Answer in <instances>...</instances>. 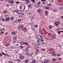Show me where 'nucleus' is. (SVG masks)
Listing matches in <instances>:
<instances>
[{"label":"nucleus","instance_id":"nucleus-7","mask_svg":"<svg viewBox=\"0 0 63 63\" xmlns=\"http://www.w3.org/2000/svg\"><path fill=\"white\" fill-rule=\"evenodd\" d=\"M59 10H63V6H61L60 7H59Z\"/></svg>","mask_w":63,"mask_h":63},{"label":"nucleus","instance_id":"nucleus-49","mask_svg":"<svg viewBox=\"0 0 63 63\" xmlns=\"http://www.w3.org/2000/svg\"><path fill=\"white\" fill-rule=\"evenodd\" d=\"M41 1H42L43 2H46V1L45 0H41Z\"/></svg>","mask_w":63,"mask_h":63},{"label":"nucleus","instance_id":"nucleus-11","mask_svg":"<svg viewBox=\"0 0 63 63\" xmlns=\"http://www.w3.org/2000/svg\"><path fill=\"white\" fill-rule=\"evenodd\" d=\"M32 63H35L36 61V60H35L34 59H32Z\"/></svg>","mask_w":63,"mask_h":63},{"label":"nucleus","instance_id":"nucleus-44","mask_svg":"<svg viewBox=\"0 0 63 63\" xmlns=\"http://www.w3.org/2000/svg\"><path fill=\"white\" fill-rule=\"evenodd\" d=\"M55 25L56 26H58V25L56 23V22L55 23Z\"/></svg>","mask_w":63,"mask_h":63},{"label":"nucleus","instance_id":"nucleus-2","mask_svg":"<svg viewBox=\"0 0 63 63\" xmlns=\"http://www.w3.org/2000/svg\"><path fill=\"white\" fill-rule=\"evenodd\" d=\"M23 26L22 25H20V26H19L18 28L20 30H21L23 29Z\"/></svg>","mask_w":63,"mask_h":63},{"label":"nucleus","instance_id":"nucleus-54","mask_svg":"<svg viewBox=\"0 0 63 63\" xmlns=\"http://www.w3.org/2000/svg\"><path fill=\"white\" fill-rule=\"evenodd\" d=\"M43 44H45V42H42V44H41V45H43Z\"/></svg>","mask_w":63,"mask_h":63},{"label":"nucleus","instance_id":"nucleus-12","mask_svg":"<svg viewBox=\"0 0 63 63\" xmlns=\"http://www.w3.org/2000/svg\"><path fill=\"white\" fill-rule=\"evenodd\" d=\"M41 4V2L40 1H39L37 2V4H36L37 5H38V6H40Z\"/></svg>","mask_w":63,"mask_h":63},{"label":"nucleus","instance_id":"nucleus-37","mask_svg":"<svg viewBox=\"0 0 63 63\" xmlns=\"http://www.w3.org/2000/svg\"><path fill=\"white\" fill-rule=\"evenodd\" d=\"M2 56H3V54L1 53H0V56L2 57Z\"/></svg>","mask_w":63,"mask_h":63},{"label":"nucleus","instance_id":"nucleus-23","mask_svg":"<svg viewBox=\"0 0 63 63\" xmlns=\"http://www.w3.org/2000/svg\"><path fill=\"white\" fill-rule=\"evenodd\" d=\"M17 37H15L14 38L13 40H17Z\"/></svg>","mask_w":63,"mask_h":63},{"label":"nucleus","instance_id":"nucleus-21","mask_svg":"<svg viewBox=\"0 0 63 63\" xmlns=\"http://www.w3.org/2000/svg\"><path fill=\"white\" fill-rule=\"evenodd\" d=\"M56 60V59L54 58L52 59V61H55Z\"/></svg>","mask_w":63,"mask_h":63},{"label":"nucleus","instance_id":"nucleus-59","mask_svg":"<svg viewBox=\"0 0 63 63\" xmlns=\"http://www.w3.org/2000/svg\"><path fill=\"white\" fill-rule=\"evenodd\" d=\"M17 21H19L20 20H18V21L16 20L15 21V22H17Z\"/></svg>","mask_w":63,"mask_h":63},{"label":"nucleus","instance_id":"nucleus-51","mask_svg":"<svg viewBox=\"0 0 63 63\" xmlns=\"http://www.w3.org/2000/svg\"><path fill=\"white\" fill-rule=\"evenodd\" d=\"M41 42H44V39H42L41 40Z\"/></svg>","mask_w":63,"mask_h":63},{"label":"nucleus","instance_id":"nucleus-50","mask_svg":"<svg viewBox=\"0 0 63 63\" xmlns=\"http://www.w3.org/2000/svg\"><path fill=\"white\" fill-rule=\"evenodd\" d=\"M16 4H18V3H19V2H18V1H17V2H16Z\"/></svg>","mask_w":63,"mask_h":63},{"label":"nucleus","instance_id":"nucleus-17","mask_svg":"<svg viewBox=\"0 0 63 63\" xmlns=\"http://www.w3.org/2000/svg\"><path fill=\"white\" fill-rule=\"evenodd\" d=\"M25 50L26 52H27V51H28V50H29V49H28V48H27L25 49Z\"/></svg>","mask_w":63,"mask_h":63},{"label":"nucleus","instance_id":"nucleus-36","mask_svg":"<svg viewBox=\"0 0 63 63\" xmlns=\"http://www.w3.org/2000/svg\"><path fill=\"white\" fill-rule=\"evenodd\" d=\"M37 43H39V42H40V40H37Z\"/></svg>","mask_w":63,"mask_h":63},{"label":"nucleus","instance_id":"nucleus-5","mask_svg":"<svg viewBox=\"0 0 63 63\" xmlns=\"http://www.w3.org/2000/svg\"><path fill=\"white\" fill-rule=\"evenodd\" d=\"M44 62L45 63H48L50 62V61L48 60H46L44 61Z\"/></svg>","mask_w":63,"mask_h":63},{"label":"nucleus","instance_id":"nucleus-18","mask_svg":"<svg viewBox=\"0 0 63 63\" xmlns=\"http://www.w3.org/2000/svg\"><path fill=\"white\" fill-rule=\"evenodd\" d=\"M16 13H17V14H19V13H20V12L18 10H17L16 11Z\"/></svg>","mask_w":63,"mask_h":63},{"label":"nucleus","instance_id":"nucleus-60","mask_svg":"<svg viewBox=\"0 0 63 63\" xmlns=\"http://www.w3.org/2000/svg\"><path fill=\"white\" fill-rule=\"evenodd\" d=\"M34 26L35 27H37V26L36 25H35Z\"/></svg>","mask_w":63,"mask_h":63},{"label":"nucleus","instance_id":"nucleus-58","mask_svg":"<svg viewBox=\"0 0 63 63\" xmlns=\"http://www.w3.org/2000/svg\"><path fill=\"white\" fill-rule=\"evenodd\" d=\"M4 33V32H1L0 33V34H2V33Z\"/></svg>","mask_w":63,"mask_h":63},{"label":"nucleus","instance_id":"nucleus-43","mask_svg":"<svg viewBox=\"0 0 63 63\" xmlns=\"http://www.w3.org/2000/svg\"><path fill=\"white\" fill-rule=\"evenodd\" d=\"M17 61H18V62H20V60H19V59H17Z\"/></svg>","mask_w":63,"mask_h":63},{"label":"nucleus","instance_id":"nucleus-34","mask_svg":"<svg viewBox=\"0 0 63 63\" xmlns=\"http://www.w3.org/2000/svg\"><path fill=\"white\" fill-rule=\"evenodd\" d=\"M13 43H16V41H14L12 42Z\"/></svg>","mask_w":63,"mask_h":63},{"label":"nucleus","instance_id":"nucleus-19","mask_svg":"<svg viewBox=\"0 0 63 63\" xmlns=\"http://www.w3.org/2000/svg\"><path fill=\"white\" fill-rule=\"evenodd\" d=\"M51 37L53 39H55V36L53 35H52L51 36Z\"/></svg>","mask_w":63,"mask_h":63},{"label":"nucleus","instance_id":"nucleus-52","mask_svg":"<svg viewBox=\"0 0 63 63\" xmlns=\"http://www.w3.org/2000/svg\"><path fill=\"white\" fill-rule=\"evenodd\" d=\"M5 35H7V34H8V32H6L5 33Z\"/></svg>","mask_w":63,"mask_h":63},{"label":"nucleus","instance_id":"nucleus-13","mask_svg":"<svg viewBox=\"0 0 63 63\" xmlns=\"http://www.w3.org/2000/svg\"><path fill=\"white\" fill-rule=\"evenodd\" d=\"M5 45L6 47H8V46H10V44L9 43H6Z\"/></svg>","mask_w":63,"mask_h":63},{"label":"nucleus","instance_id":"nucleus-10","mask_svg":"<svg viewBox=\"0 0 63 63\" xmlns=\"http://www.w3.org/2000/svg\"><path fill=\"white\" fill-rule=\"evenodd\" d=\"M23 1H25L27 3H29V0H22Z\"/></svg>","mask_w":63,"mask_h":63},{"label":"nucleus","instance_id":"nucleus-53","mask_svg":"<svg viewBox=\"0 0 63 63\" xmlns=\"http://www.w3.org/2000/svg\"><path fill=\"white\" fill-rule=\"evenodd\" d=\"M31 5H28V6L29 7H30L31 6Z\"/></svg>","mask_w":63,"mask_h":63},{"label":"nucleus","instance_id":"nucleus-39","mask_svg":"<svg viewBox=\"0 0 63 63\" xmlns=\"http://www.w3.org/2000/svg\"><path fill=\"white\" fill-rule=\"evenodd\" d=\"M31 1H32L33 3H35V1L34 0H31Z\"/></svg>","mask_w":63,"mask_h":63},{"label":"nucleus","instance_id":"nucleus-47","mask_svg":"<svg viewBox=\"0 0 63 63\" xmlns=\"http://www.w3.org/2000/svg\"><path fill=\"white\" fill-rule=\"evenodd\" d=\"M33 18H34V17H31V19H33Z\"/></svg>","mask_w":63,"mask_h":63},{"label":"nucleus","instance_id":"nucleus-16","mask_svg":"<svg viewBox=\"0 0 63 63\" xmlns=\"http://www.w3.org/2000/svg\"><path fill=\"white\" fill-rule=\"evenodd\" d=\"M34 56H35V55H34V54H32L31 55V56L32 57V58L34 57Z\"/></svg>","mask_w":63,"mask_h":63},{"label":"nucleus","instance_id":"nucleus-9","mask_svg":"<svg viewBox=\"0 0 63 63\" xmlns=\"http://www.w3.org/2000/svg\"><path fill=\"white\" fill-rule=\"evenodd\" d=\"M24 45H26V46H28L29 45H28V44L27 42H24L23 43Z\"/></svg>","mask_w":63,"mask_h":63},{"label":"nucleus","instance_id":"nucleus-56","mask_svg":"<svg viewBox=\"0 0 63 63\" xmlns=\"http://www.w3.org/2000/svg\"><path fill=\"white\" fill-rule=\"evenodd\" d=\"M38 52H35V53L36 54H37L38 53Z\"/></svg>","mask_w":63,"mask_h":63},{"label":"nucleus","instance_id":"nucleus-15","mask_svg":"<svg viewBox=\"0 0 63 63\" xmlns=\"http://www.w3.org/2000/svg\"><path fill=\"white\" fill-rule=\"evenodd\" d=\"M14 2H15V1H11V3L10 4H11V5H13V4H14Z\"/></svg>","mask_w":63,"mask_h":63},{"label":"nucleus","instance_id":"nucleus-45","mask_svg":"<svg viewBox=\"0 0 63 63\" xmlns=\"http://www.w3.org/2000/svg\"><path fill=\"white\" fill-rule=\"evenodd\" d=\"M50 49L51 51H52V50H53V49L52 48H51Z\"/></svg>","mask_w":63,"mask_h":63},{"label":"nucleus","instance_id":"nucleus-1","mask_svg":"<svg viewBox=\"0 0 63 63\" xmlns=\"http://www.w3.org/2000/svg\"><path fill=\"white\" fill-rule=\"evenodd\" d=\"M19 8L20 10L21 11H24L25 10L24 5L23 4H21Z\"/></svg>","mask_w":63,"mask_h":63},{"label":"nucleus","instance_id":"nucleus-42","mask_svg":"<svg viewBox=\"0 0 63 63\" xmlns=\"http://www.w3.org/2000/svg\"><path fill=\"white\" fill-rule=\"evenodd\" d=\"M1 20L3 21H5V19H4V18L1 19Z\"/></svg>","mask_w":63,"mask_h":63},{"label":"nucleus","instance_id":"nucleus-8","mask_svg":"<svg viewBox=\"0 0 63 63\" xmlns=\"http://www.w3.org/2000/svg\"><path fill=\"white\" fill-rule=\"evenodd\" d=\"M38 12L39 13L41 14L42 13V10L41 9H39L38 10Z\"/></svg>","mask_w":63,"mask_h":63},{"label":"nucleus","instance_id":"nucleus-24","mask_svg":"<svg viewBox=\"0 0 63 63\" xmlns=\"http://www.w3.org/2000/svg\"><path fill=\"white\" fill-rule=\"evenodd\" d=\"M19 46V45L18 44H16V47H18Z\"/></svg>","mask_w":63,"mask_h":63},{"label":"nucleus","instance_id":"nucleus-33","mask_svg":"<svg viewBox=\"0 0 63 63\" xmlns=\"http://www.w3.org/2000/svg\"><path fill=\"white\" fill-rule=\"evenodd\" d=\"M28 60H26L25 61V62L26 63H27L28 62Z\"/></svg>","mask_w":63,"mask_h":63},{"label":"nucleus","instance_id":"nucleus-61","mask_svg":"<svg viewBox=\"0 0 63 63\" xmlns=\"http://www.w3.org/2000/svg\"><path fill=\"white\" fill-rule=\"evenodd\" d=\"M36 51L37 52H39V51L37 50H36Z\"/></svg>","mask_w":63,"mask_h":63},{"label":"nucleus","instance_id":"nucleus-38","mask_svg":"<svg viewBox=\"0 0 63 63\" xmlns=\"http://www.w3.org/2000/svg\"><path fill=\"white\" fill-rule=\"evenodd\" d=\"M23 29L25 30H27V28H26L25 27H24Z\"/></svg>","mask_w":63,"mask_h":63},{"label":"nucleus","instance_id":"nucleus-30","mask_svg":"<svg viewBox=\"0 0 63 63\" xmlns=\"http://www.w3.org/2000/svg\"><path fill=\"white\" fill-rule=\"evenodd\" d=\"M35 47L36 48H38L39 47L37 46V45H36L35 46Z\"/></svg>","mask_w":63,"mask_h":63},{"label":"nucleus","instance_id":"nucleus-28","mask_svg":"<svg viewBox=\"0 0 63 63\" xmlns=\"http://www.w3.org/2000/svg\"><path fill=\"white\" fill-rule=\"evenodd\" d=\"M45 12V14L46 15H47V11H46Z\"/></svg>","mask_w":63,"mask_h":63},{"label":"nucleus","instance_id":"nucleus-48","mask_svg":"<svg viewBox=\"0 0 63 63\" xmlns=\"http://www.w3.org/2000/svg\"><path fill=\"white\" fill-rule=\"evenodd\" d=\"M39 6L38 5H37V4H36V8H38Z\"/></svg>","mask_w":63,"mask_h":63},{"label":"nucleus","instance_id":"nucleus-26","mask_svg":"<svg viewBox=\"0 0 63 63\" xmlns=\"http://www.w3.org/2000/svg\"><path fill=\"white\" fill-rule=\"evenodd\" d=\"M19 14L21 16H22L24 15V14L23 13H20Z\"/></svg>","mask_w":63,"mask_h":63},{"label":"nucleus","instance_id":"nucleus-35","mask_svg":"<svg viewBox=\"0 0 63 63\" xmlns=\"http://www.w3.org/2000/svg\"><path fill=\"white\" fill-rule=\"evenodd\" d=\"M58 25V24H60V23H59V22H56V23Z\"/></svg>","mask_w":63,"mask_h":63},{"label":"nucleus","instance_id":"nucleus-27","mask_svg":"<svg viewBox=\"0 0 63 63\" xmlns=\"http://www.w3.org/2000/svg\"><path fill=\"white\" fill-rule=\"evenodd\" d=\"M56 55L57 56H60V55L59 54H56Z\"/></svg>","mask_w":63,"mask_h":63},{"label":"nucleus","instance_id":"nucleus-25","mask_svg":"<svg viewBox=\"0 0 63 63\" xmlns=\"http://www.w3.org/2000/svg\"><path fill=\"white\" fill-rule=\"evenodd\" d=\"M20 46H22V45H24V44H23V42H21L20 43Z\"/></svg>","mask_w":63,"mask_h":63},{"label":"nucleus","instance_id":"nucleus-63","mask_svg":"<svg viewBox=\"0 0 63 63\" xmlns=\"http://www.w3.org/2000/svg\"><path fill=\"white\" fill-rule=\"evenodd\" d=\"M59 60H61V59L60 58L59 59Z\"/></svg>","mask_w":63,"mask_h":63},{"label":"nucleus","instance_id":"nucleus-31","mask_svg":"<svg viewBox=\"0 0 63 63\" xmlns=\"http://www.w3.org/2000/svg\"><path fill=\"white\" fill-rule=\"evenodd\" d=\"M54 1V0H50V2L51 3H53Z\"/></svg>","mask_w":63,"mask_h":63},{"label":"nucleus","instance_id":"nucleus-4","mask_svg":"<svg viewBox=\"0 0 63 63\" xmlns=\"http://www.w3.org/2000/svg\"><path fill=\"white\" fill-rule=\"evenodd\" d=\"M37 38L39 40L42 39H43V36L41 35H39L38 36Z\"/></svg>","mask_w":63,"mask_h":63},{"label":"nucleus","instance_id":"nucleus-20","mask_svg":"<svg viewBox=\"0 0 63 63\" xmlns=\"http://www.w3.org/2000/svg\"><path fill=\"white\" fill-rule=\"evenodd\" d=\"M48 27L49 29H52V27L51 26H48Z\"/></svg>","mask_w":63,"mask_h":63},{"label":"nucleus","instance_id":"nucleus-14","mask_svg":"<svg viewBox=\"0 0 63 63\" xmlns=\"http://www.w3.org/2000/svg\"><path fill=\"white\" fill-rule=\"evenodd\" d=\"M11 34L12 35H15V34H16V32H11Z\"/></svg>","mask_w":63,"mask_h":63},{"label":"nucleus","instance_id":"nucleus-32","mask_svg":"<svg viewBox=\"0 0 63 63\" xmlns=\"http://www.w3.org/2000/svg\"><path fill=\"white\" fill-rule=\"evenodd\" d=\"M2 54H4V55H8V54H6L4 53V52H2Z\"/></svg>","mask_w":63,"mask_h":63},{"label":"nucleus","instance_id":"nucleus-3","mask_svg":"<svg viewBox=\"0 0 63 63\" xmlns=\"http://www.w3.org/2000/svg\"><path fill=\"white\" fill-rule=\"evenodd\" d=\"M19 58L21 60H23L24 59V57L23 55H21L19 56Z\"/></svg>","mask_w":63,"mask_h":63},{"label":"nucleus","instance_id":"nucleus-62","mask_svg":"<svg viewBox=\"0 0 63 63\" xmlns=\"http://www.w3.org/2000/svg\"><path fill=\"white\" fill-rule=\"evenodd\" d=\"M42 51H45V50L44 49H42Z\"/></svg>","mask_w":63,"mask_h":63},{"label":"nucleus","instance_id":"nucleus-64","mask_svg":"<svg viewBox=\"0 0 63 63\" xmlns=\"http://www.w3.org/2000/svg\"><path fill=\"white\" fill-rule=\"evenodd\" d=\"M42 3L43 4H46V3H45V2H43Z\"/></svg>","mask_w":63,"mask_h":63},{"label":"nucleus","instance_id":"nucleus-55","mask_svg":"<svg viewBox=\"0 0 63 63\" xmlns=\"http://www.w3.org/2000/svg\"><path fill=\"white\" fill-rule=\"evenodd\" d=\"M4 16L5 17H7L8 16V15H5Z\"/></svg>","mask_w":63,"mask_h":63},{"label":"nucleus","instance_id":"nucleus-41","mask_svg":"<svg viewBox=\"0 0 63 63\" xmlns=\"http://www.w3.org/2000/svg\"><path fill=\"white\" fill-rule=\"evenodd\" d=\"M8 63H13V62L10 61L8 62Z\"/></svg>","mask_w":63,"mask_h":63},{"label":"nucleus","instance_id":"nucleus-46","mask_svg":"<svg viewBox=\"0 0 63 63\" xmlns=\"http://www.w3.org/2000/svg\"><path fill=\"white\" fill-rule=\"evenodd\" d=\"M53 55L54 56H55V53H53Z\"/></svg>","mask_w":63,"mask_h":63},{"label":"nucleus","instance_id":"nucleus-6","mask_svg":"<svg viewBox=\"0 0 63 63\" xmlns=\"http://www.w3.org/2000/svg\"><path fill=\"white\" fill-rule=\"evenodd\" d=\"M39 32L41 33V34H42L44 35V33L43 31L41 30H39Z\"/></svg>","mask_w":63,"mask_h":63},{"label":"nucleus","instance_id":"nucleus-40","mask_svg":"<svg viewBox=\"0 0 63 63\" xmlns=\"http://www.w3.org/2000/svg\"><path fill=\"white\" fill-rule=\"evenodd\" d=\"M8 3H11V0H10L8 1Z\"/></svg>","mask_w":63,"mask_h":63},{"label":"nucleus","instance_id":"nucleus-29","mask_svg":"<svg viewBox=\"0 0 63 63\" xmlns=\"http://www.w3.org/2000/svg\"><path fill=\"white\" fill-rule=\"evenodd\" d=\"M14 17H12L11 18V20H13L14 19Z\"/></svg>","mask_w":63,"mask_h":63},{"label":"nucleus","instance_id":"nucleus-57","mask_svg":"<svg viewBox=\"0 0 63 63\" xmlns=\"http://www.w3.org/2000/svg\"><path fill=\"white\" fill-rule=\"evenodd\" d=\"M60 32H61V31H60L59 32H58V34H60Z\"/></svg>","mask_w":63,"mask_h":63},{"label":"nucleus","instance_id":"nucleus-22","mask_svg":"<svg viewBox=\"0 0 63 63\" xmlns=\"http://www.w3.org/2000/svg\"><path fill=\"white\" fill-rule=\"evenodd\" d=\"M9 19H10V17L5 19L6 21H7V20H9Z\"/></svg>","mask_w":63,"mask_h":63}]
</instances>
